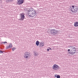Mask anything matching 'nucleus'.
I'll return each mask as SVG.
<instances>
[{
  "instance_id": "nucleus-5",
  "label": "nucleus",
  "mask_w": 78,
  "mask_h": 78,
  "mask_svg": "<svg viewBox=\"0 0 78 78\" xmlns=\"http://www.w3.org/2000/svg\"><path fill=\"white\" fill-rule=\"evenodd\" d=\"M30 57V54L29 52H26L24 53V58L25 59H28V58H29Z\"/></svg>"
},
{
  "instance_id": "nucleus-17",
  "label": "nucleus",
  "mask_w": 78,
  "mask_h": 78,
  "mask_svg": "<svg viewBox=\"0 0 78 78\" xmlns=\"http://www.w3.org/2000/svg\"><path fill=\"white\" fill-rule=\"evenodd\" d=\"M58 76V75H57V74H55V77H57V76Z\"/></svg>"
},
{
  "instance_id": "nucleus-12",
  "label": "nucleus",
  "mask_w": 78,
  "mask_h": 78,
  "mask_svg": "<svg viewBox=\"0 0 78 78\" xmlns=\"http://www.w3.org/2000/svg\"><path fill=\"white\" fill-rule=\"evenodd\" d=\"M36 44L37 46H39V41H37L36 42Z\"/></svg>"
},
{
  "instance_id": "nucleus-15",
  "label": "nucleus",
  "mask_w": 78,
  "mask_h": 78,
  "mask_svg": "<svg viewBox=\"0 0 78 78\" xmlns=\"http://www.w3.org/2000/svg\"><path fill=\"white\" fill-rule=\"evenodd\" d=\"M16 48H13L12 49V50L13 51H14V50H16Z\"/></svg>"
},
{
  "instance_id": "nucleus-4",
  "label": "nucleus",
  "mask_w": 78,
  "mask_h": 78,
  "mask_svg": "<svg viewBox=\"0 0 78 78\" xmlns=\"http://www.w3.org/2000/svg\"><path fill=\"white\" fill-rule=\"evenodd\" d=\"M50 33L52 35H56L59 33L58 30H57L55 29H52L50 31Z\"/></svg>"
},
{
  "instance_id": "nucleus-18",
  "label": "nucleus",
  "mask_w": 78,
  "mask_h": 78,
  "mask_svg": "<svg viewBox=\"0 0 78 78\" xmlns=\"http://www.w3.org/2000/svg\"><path fill=\"white\" fill-rule=\"evenodd\" d=\"M47 50L48 51H49L50 50V47L48 48V49H47Z\"/></svg>"
},
{
  "instance_id": "nucleus-7",
  "label": "nucleus",
  "mask_w": 78,
  "mask_h": 78,
  "mask_svg": "<svg viewBox=\"0 0 78 78\" xmlns=\"http://www.w3.org/2000/svg\"><path fill=\"white\" fill-rule=\"evenodd\" d=\"M59 69V66L56 64H54L52 66V69L54 70H57Z\"/></svg>"
},
{
  "instance_id": "nucleus-1",
  "label": "nucleus",
  "mask_w": 78,
  "mask_h": 78,
  "mask_svg": "<svg viewBox=\"0 0 78 78\" xmlns=\"http://www.w3.org/2000/svg\"><path fill=\"white\" fill-rule=\"evenodd\" d=\"M28 15L30 17H33L36 16V11L34 9H30L28 10Z\"/></svg>"
},
{
  "instance_id": "nucleus-9",
  "label": "nucleus",
  "mask_w": 78,
  "mask_h": 78,
  "mask_svg": "<svg viewBox=\"0 0 78 78\" xmlns=\"http://www.w3.org/2000/svg\"><path fill=\"white\" fill-rule=\"evenodd\" d=\"M12 44L11 43H10L9 44V46H8L6 47V49H8V48H12Z\"/></svg>"
},
{
  "instance_id": "nucleus-20",
  "label": "nucleus",
  "mask_w": 78,
  "mask_h": 78,
  "mask_svg": "<svg viewBox=\"0 0 78 78\" xmlns=\"http://www.w3.org/2000/svg\"><path fill=\"white\" fill-rule=\"evenodd\" d=\"M36 55H37L36 54H34V55H35V56H36Z\"/></svg>"
},
{
  "instance_id": "nucleus-8",
  "label": "nucleus",
  "mask_w": 78,
  "mask_h": 78,
  "mask_svg": "<svg viewBox=\"0 0 78 78\" xmlns=\"http://www.w3.org/2000/svg\"><path fill=\"white\" fill-rule=\"evenodd\" d=\"M17 2L18 5H22L24 2V0H17Z\"/></svg>"
},
{
  "instance_id": "nucleus-22",
  "label": "nucleus",
  "mask_w": 78,
  "mask_h": 78,
  "mask_svg": "<svg viewBox=\"0 0 78 78\" xmlns=\"http://www.w3.org/2000/svg\"><path fill=\"white\" fill-rule=\"evenodd\" d=\"M2 0H0V1H2Z\"/></svg>"
},
{
  "instance_id": "nucleus-6",
  "label": "nucleus",
  "mask_w": 78,
  "mask_h": 78,
  "mask_svg": "<svg viewBox=\"0 0 78 78\" xmlns=\"http://www.w3.org/2000/svg\"><path fill=\"white\" fill-rule=\"evenodd\" d=\"M20 18L19 19V20L23 21V20H24V19H25V13H20Z\"/></svg>"
},
{
  "instance_id": "nucleus-13",
  "label": "nucleus",
  "mask_w": 78,
  "mask_h": 78,
  "mask_svg": "<svg viewBox=\"0 0 78 78\" xmlns=\"http://www.w3.org/2000/svg\"><path fill=\"white\" fill-rule=\"evenodd\" d=\"M7 44V42L6 41L2 42H1V44Z\"/></svg>"
},
{
  "instance_id": "nucleus-21",
  "label": "nucleus",
  "mask_w": 78,
  "mask_h": 78,
  "mask_svg": "<svg viewBox=\"0 0 78 78\" xmlns=\"http://www.w3.org/2000/svg\"><path fill=\"white\" fill-rule=\"evenodd\" d=\"M50 50H51V48H50Z\"/></svg>"
},
{
  "instance_id": "nucleus-10",
  "label": "nucleus",
  "mask_w": 78,
  "mask_h": 78,
  "mask_svg": "<svg viewBox=\"0 0 78 78\" xmlns=\"http://www.w3.org/2000/svg\"><path fill=\"white\" fill-rule=\"evenodd\" d=\"M74 27H78V23L77 22H75L74 23Z\"/></svg>"
},
{
  "instance_id": "nucleus-3",
  "label": "nucleus",
  "mask_w": 78,
  "mask_h": 78,
  "mask_svg": "<svg viewBox=\"0 0 78 78\" xmlns=\"http://www.w3.org/2000/svg\"><path fill=\"white\" fill-rule=\"evenodd\" d=\"M71 11L72 12H77L78 10V7L76 6L72 5L70 7Z\"/></svg>"
},
{
  "instance_id": "nucleus-14",
  "label": "nucleus",
  "mask_w": 78,
  "mask_h": 78,
  "mask_svg": "<svg viewBox=\"0 0 78 78\" xmlns=\"http://www.w3.org/2000/svg\"><path fill=\"white\" fill-rule=\"evenodd\" d=\"M7 2H12L13 1V0H6Z\"/></svg>"
},
{
  "instance_id": "nucleus-11",
  "label": "nucleus",
  "mask_w": 78,
  "mask_h": 78,
  "mask_svg": "<svg viewBox=\"0 0 78 78\" xmlns=\"http://www.w3.org/2000/svg\"><path fill=\"white\" fill-rule=\"evenodd\" d=\"M44 43H40L39 44V46L41 47H43V46H44Z\"/></svg>"
},
{
  "instance_id": "nucleus-2",
  "label": "nucleus",
  "mask_w": 78,
  "mask_h": 78,
  "mask_svg": "<svg viewBox=\"0 0 78 78\" xmlns=\"http://www.w3.org/2000/svg\"><path fill=\"white\" fill-rule=\"evenodd\" d=\"M69 49H68V51H69V53L70 55H75L76 53V48L73 46L69 47Z\"/></svg>"
},
{
  "instance_id": "nucleus-19",
  "label": "nucleus",
  "mask_w": 78,
  "mask_h": 78,
  "mask_svg": "<svg viewBox=\"0 0 78 78\" xmlns=\"http://www.w3.org/2000/svg\"><path fill=\"white\" fill-rule=\"evenodd\" d=\"M0 53H3V51H0Z\"/></svg>"
},
{
  "instance_id": "nucleus-16",
  "label": "nucleus",
  "mask_w": 78,
  "mask_h": 78,
  "mask_svg": "<svg viewBox=\"0 0 78 78\" xmlns=\"http://www.w3.org/2000/svg\"><path fill=\"white\" fill-rule=\"evenodd\" d=\"M60 76L59 75H57V78H60Z\"/></svg>"
}]
</instances>
